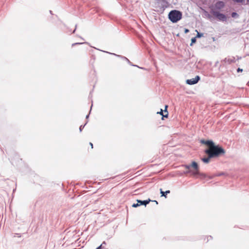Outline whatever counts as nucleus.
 I'll return each instance as SVG.
<instances>
[{
  "label": "nucleus",
  "mask_w": 249,
  "mask_h": 249,
  "mask_svg": "<svg viewBox=\"0 0 249 249\" xmlns=\"http://www.w3.org/2000/svg\"><path fill=\"white\" fill-rule=\"evenodd\" d=\"M204 152L206 154H210L213 158H215L224 155L226 151L221 146L214 143L212 147L205 149Z\"/></svg>",
  "instance_id": "nucleus-1"
},
{
  "label": "nucleus",
  "mask_w": 249,
  "mask_h": 249,
  "mask_svg": "<svg viewBox=\"0 0 249 249\" xmlns=\"http://www.w3.org/2000/svg\"><path fill=\"white\" fill-rule=\"evenodd\" d=\"M168 17L172 23H177L182 18V13L178 10H172L169 13Z\"/></svg>",
  "instance_id": "nucleus-2"
},
{
  "label": "nucleus",
  "mask_w": 249,
  "mask_h": 249,
  "mask_svg": "<svg viewBox=\"0 0 249 249\" xmlns=\"http://www.w3.org/2000/svg\"><path fill=\"white\" fill-rule=\"evenodd\" d=\"M191 166V167L195 169V171L192 172V175L194 176H198L202 178H205L207 177V176L205 174L201 173L199 172V166L196 162L195 161H192Z\"/></svg>",
  "instance_id": "nucleus-3"
},
{
  "label": "nucleus",
  "mask_w": 249,
  "mask_h": 249,
  "mask_svg": "<svg viewBox=\"0 0 249 249\" xmlns=\"http://www.w3.org/2000/svg\"><path fill=\"white\" fill-rule=\"evenodd\" d=\"M211 13L213 14L219 21L224 22L227 20L226 16L218 11H215L213 9L211 10Z\"/></svg>",
  "instance_id": "nucleus-4"
},
{
  "label": "nucleus",
  "mask_w": 249,
  "mask_h": 249,
  "mask_svg": "<svg viewBox=\"0 0 249 249\" xmlns=\"http://www.w3.org/2000/svg\"><path fill=\"white\" fill-rule=\"evenodd\" d=\"M160 8V11L163 12L168 7L169 4L166 0H159L157 2Z\"/></svg>",
  "instance_id": "nucleus-5"
},
{
  "label": "nucleus",
  "mask_w": 249,
  "mask_h": 249,
  "mask_svg": "<svg viewBox=\"0 0 249 249\" xmlns=\"http://www.w3.org/2000/svg\"><path fill=\"white\" fill-rule=\"evenodd\" d=\"M151 201V200L150 198H148L146 200H137L136 203H133L132 205V207L134 208H136L141 205H144L146 206Z\"/></svg>",
  "instance_id": "nucleus-6"
},
{
  "label": "nucleus",
  "mask_w": 249,
  "mask_h": 249,
  "mask_svg": "<svg viewBox=\"0 0 249 249\" xmlns=\"http://www.w3.org/2000/svg\"><path fill=\"white\" fill-rule=\"evenodd\" d=\"M200 80V77L199 75H196L195 78L187 79L186 83L189 85H193L197 83Z\"/></svg>",
  "instance_id": "nucleus-7"
},
{
  "label": "nucleus",
  "mask_w": 249,
  "mask_h": 249,
  "mask_svg": "<svg viewBox=\"0 0 249 249\" xmlns=\"http://www.w3.org/2000/svg\"><path fill=\"white\" fill-rule=\"evenodd\" d=\"M225 2L222 0L217 1L214 4L215 9L220 10L225 7Z\"/></svg>",
  "instance_id": "nucleus-8"
},
{
  "label": "nucleus",
  "mask_w": 249,
  "mask_h": 249,
  "mask_svg": "<svg viewBox=\"0 0 249 249\" xmlns=\"http://www.w3.org/2000/svg\"><path fill=\"white\" fill-rule=\"evenodd\" d=\"M200 142L202 144L209 146L210 147H212L214 144V142L211 140H205L204 139H201Z\"/></svg>",
  "instance_id": "nucleus-9"
},
{
  "label": "nucleus",
  "mask_w": 249,
  "mask_h": 249,
  "mask_svg": "<svg viewBox=\"0 0 249 249\" xmlns=\"http://www.w3.org/2000/svg\"><path fill=\"white\" fill-rule=\"evenodd\" d=\"M168 106L167 105L165 106V108L164 110L163 111L162 109H160V112H158L157 113H159L160 115L162 116V118L163 117L167 118L168 116V113L167 110Z\"/></svg>",
  "instance_id": "nucleus-10"
},
{
  "label": "nucleus",
  "mask_w": 249,
  "mask_h": 249,
  "mask_svg": "<svg viewBox=\"0 0 249 249\" xmlns=\"http://www.w3.org/2000/svg\"><path fill=\"white\" fill-rule=\"evenodd\" d=\"M94 48L95 49L98 50L102 51V52H103L104 53H109L110 54H112V55H115V56H117V57H118L119 58H120L121 59H122L123 60H125L126 61L127 59H128L126 57L124 56H123V55H119V54H117L114 53H109V52H107V51H102V50H99L98 49H97L96 48Z\"/></svg>",
  "instance_id": "nucleus-11"
},
{
  "label": "nucleus",
  "mask_w": 249,
  "mask_h": 249,
  "mask_svg": "<svg viewBox=\"0 0 249 249\" xmlns=\"http://www.w3.org/2000/svg\"><path fill=\"white\" fill-rule=\"evenodd\" d=\"M222 62H224L225 63H227L229 64H230L231 63L235 62V58L234 57H232L231 58H225L222 61Z\"/></svg>",
  "instance_id": "nucleus-12"
},
{
  "label": "nucleus",
  "mask_w": 249,
  "mask_h": 249,
  "mask_svg": "<svg viewBox=\"0 0 249 249\" xmlns=\"http://www.w3.org/2000/svg\"><path fill=\"white\" fill-rule=\"evenodd\" d=\"M208 155L207 157H204L201 158V160L205 163H208L211 159H213V157L211 156L210 154H207Z\"/></svg>",
  "instance_id": "nucleus-13"
},
{
  "label": "nucleus",
  "mask_w": 249,
  "mask_h": 249,
  "mask_svg": "<svg viewBox=\"0 0 249 249\" xmlns=\"http://www.w3.org/2000/svg\"><path fill=\"white\" fill-rule=\"evenodd\" d=\"M170 193V190H167L165 192L163 191L162 189H160V193L161 194V196H164L165 197V198L167 197V195L168 194H169Z\"/></svg>",
  "instance_id": "nucleus-14"
},
{
  "label": "nucleus",
  "mask_w": 249,
  "mask_h": 249,
  "mask_svg": "<svg viewBox=\"0 0 249 249\" xmlns=\"http://www.w3.org/2000/svg\"><path fill=\"white\" fill-rule=\"evenodd\" d=\"M231 16L233 18H239V15L236 12H233L231 14Z\"/></svg>",
  "instance_id": "nucleus-15"
},
{
  "label": "nucleus",
  "mask_w": 249,
  "mask_h": 249,
  "mask_svg": "<svg viewBox=\"0 0 249 249\" xmlns=\"http://www.w3.org/2000/svg\"><path fill=\"white\" fill-rule=\"evenodd\" d=\"M126 62L131 66H134V67H137L140 69H144L143 68H142V67H139L138 66L136 65H134L132 63V62H130V61L127 59V60H126Z\"/></svg>",
  "instance_id": "nucleus-16"
},
{
  "label": "nucleus",
  "mask_w": 249,
  "mask_h": 249,
  "mask_svg": "<svg viewBox=\"0 0 249 249\" xmlns=\"http://www.w3.org/2000/svg\"><path fill=\"white\" fill-rule=\"evenodd\" d=\"M196 31L197 32V34L196 36V38H200V37L203 36V35H204L203 33L198 32L197 31V30H196Z\"/></svg>",
  "instance_id": "nucleus-17"
},
{
  "label": "nucleus",
  "mask_w": 249,
  "mask_h": 249,
  "mask_svg": "<svg viewBox=\"0 0 249 249\" xmlns=\"http://www.w3.org/2000/svg\"><path fill=\"white\" fill-rule=\"evenodd\" d=\"M196 41V37H193L191 39V42L190 43V46H192L193 44L195 43Z\"/></svg>",
  "instance_id": "nucleus-18"
},
{
  "label": "nucleus",
  "mask_w": 249,
  "mask_h": 249,
  "mask_svg": "<svg viewBox=\"0 0 249 249\" xmlns=\"http://www.w3.org/2000/svg\"><path fill=\"white\" fill-rule=\"evenodd\" d=\"M89 44L87 42H77V43H74L73 44H72V46L73 47L75 45H80V44Z\"/></svg>",
  "instance_id": "nucleus-19"
},
{
  "label": "nucleus",
  "mask_w": 249,
  "mask_h": 249,
  "mask_svg": "<svg viewBox=\"0 0 249 249\" xmlns=\"http://www.w3.org/2000/svg\"><path fill=\"white\" fill-rule=\"evenodd\" d=\"M88 121H87L84 125H80V126L79 127L80 132H81L82 131L83 129L84 128L85 126L86 125V124L88 123Z\"/></svg>",
  "instance_id": "nucleus-20"
},
{
  "label": "nucleus",
  "mask_w": 249,
  "mask_h": 249,
  "mask_svg": "<svg viewBox=\"0 0 249 249\" xmlns=\"http://www.w3.org/2000/svg\"><path fill=\"white\" fill-rule=\"evenodd\" d=\"M183 166L188 170H190V168L191 167V164H185L183 165Z\"/></svg>",
  "instance_id": "nucleus-21"
},
{
  "label": "nucleus",
  "mask_w": 249,
  "mask_h": 249,
  "mask_svg": "<svg viewBox=\"0 0 249 249\" xmlns=\"http://www.w3.org/2000/svg\"><path fill=\"white\" fill-rule=\"evenodd\" d=\"M234 2L236 3H243L245 1V0H232Z\"/></svg>",
  "instance_id": "nucleus-22"
},
{
  "label": "nucleus",
  "mask_w": 249,
  "mask_h": 249,
  "mask_svg": "<svg viewBox=\"0 0 249 249\" xmlns=\"http://www.w3.org/2000/svg\"><path fill=\"white\" fill-rule=\"evenodd\" d=\"M192 172H193V171H191V170H187V171H184V173L185 174H189V173H191V174H192Z\"/></svg>",
  "instance_id": "nucleus-23"
},
{
  "label": "nucleus",
  "mask_w": 249,
  "mask_h": 249,
  "mask_svg": "<svg viewBox=\"0 0 249 249\" xmlns=\"http://www.w3.org/2000/svg\"><path fill=\"white\" fill-rule=\"evenodd\" d=\"M16 236L18 237H21V234H20V233H15L14 235V237H15Z\"/></svg>",
  "instance_id": "nucleus-24"
},
{
  "label": "nucleus",
  "mask_w": 249,
  "mask_h": 249,
  "mask_svg": "<svg viewBox=\"0 0 249 249\" xmlns=\"http://www.w3.org/2000/svg\"><path fill=\"white\" fill-rule=\"evenodd\" d=\"M243 71V69H241L240 68H238L237 69V72H242Z\"/></svg>",
  "instance_id": "nucleus-25"
},
{
  "label": "nucleus",
  "mask_w": 249,
  "mask_h": 249,
  "mask_svg": "<svg viewBox=\"0 0 249 249\" xmlns=\"http://www.w3.org/2000/svg\"><path fill=\"white\" fill-rule=\"evenodd\" d=\"M189 32V30L188 29H187V28L184 29V33L185 34H187Z\"/></svg>",
  "instance_id": "nucleus-26"
},
{
  "label": "nucleus",
  "mask_w": 249,
  "mask_h": 249,
  "mask_svg": "<svg viewBox=\"0 0 249 249\" xmlns=\"http://www.w3.org/2000/svg\"><path fill=\"white\" fill-rule=\"evenodd\" d=\"M92 107V105H91V107H90V111H91V109ZM90 111H89V113H90ZM89 114H88V115H86V119H88L89 118Z\"/></svg>",
  "instance_id": "nucleus-27"
},
{
  "label": "nucleus",
  "mask_w": 249,
  "mask_h": 249,
  "mask_svg": "<svg viewBox=\"0 0 249 249\" xmlns=\"http://www.w3.org/2000/svg\"><path fill=\"white\" fill-rule=\"evenodd\" d=\"M205 15L207 16L209 18L211 17V15L207 11H205Z\"/></svg>",
  "instance_id": "nucleus-28"
},
{
  "label": "nucleus",
  "mask_w": 249,
  "mask_h": 249,
  "mask_svg": "<svg viewBox=\"0 0 249 249\" xmlns=\"http://www.w3.org/2000/svg\"><path fill=\"white\" fill-rule=\"evenodd\" d=\"M76 27H77V25H75V28L74 30L73 31V32L72 33V34L75 33L76 29Z\"/></svg>",
  "instance_id": "nucleus-29"
},
{
  "label": "nucleus",
  "mask_w": 249,
  "mask_h": 249,
  "mask_svg": "<svg viewBox=\"0 0 249 249\" xmlns=\"http://www.w3.org/2000/svg\"><path fill=\"white\" fill-rule=\"evenodd\" d=\"M151 201L155 202V203H156L157 205L158 204V202L157 200H153V201L151 200Z\"/></svg>",
  "instance_id": "nucleus-30"
},
{
  "label": "nucleus",
  "mask_w": 249,
  "mask_h": 249,
  "mask_svg": "<svg viewBox=\"0 0 249 249\" xmlns=\"http://www.w3.org/2000/svg\"><path fill=\"white\" fill-rule=\"evenodd\" d=\"M89 144L91 146V148H93V144L91 142H89Z\"/></svg>",
  "instance_id": "nucleus-31"
},
{
  "label": "nucleus",
  "mask_w": 249,
  "mask_h": 249,
  "mask_svg": "<svg viewBox=\"0 0 249 249\" xmlns=\"http://www.w3.org/2000/svg\"><path fill=\"white\" fill-rule=\"evenodd\" d=\"M224 175V173H220V174H219L218 176H222V175Z\"/></svg>",
  "instance_id": "nucleus-32"
},
{
  "label": "nucleus",
  "mask_w": 249,
  "mask_h": 249,
  "mask_svg": "<svg viewBox=\"0 0 249 249\" xmlns=\"http://www.w3.org/2000/svg\"><path fill=\"white\" fill-rule=\"evenodd\" d=\"M50 13L51 14H52V11H51V10H50Z\"/></svg>",
  "instance_id": "nucleus-33"
},
{
  "label": "nucleus",
  "mask_w": 249,
  "mask_h": 249,
  "mask_svg": "<svg viewBox=\"0 0 249 249\" xmlns=\"http://www.w3.org/2000/svg\"><path fill=\"white\" fill-rule=\"evenodd\" d=\"M247 85L249 86V81L248 82Z\"/></svg>",
  "instance_id": "nucleus-34"
},
{
  "label": "nucleus",
  "mask_w": 249,
  "mask_h": 249,
  "mask_svg": "<svg viewBox=\"0 0 249 249\" xmlns=\"http://www.w3.org/2000/svg\"><path fill=\"white\" fill-rule=\"evenodd\" d=\"M81 37V38L82 40H84V39L83 38H82V37Z\"/></svg>",
  "instance_id": "nucleus-35"
},
{
  "label": "nucleus",
  "mask_w": 249,
  "mask_h": 249,
  "mask_svg": "<svg viewBox=\"0 0 249 249\" xmlns=\"http://www.w3.org/2000/svg\"><path fill=\"white\" fill-rule=\"evenodd\" d=\"M247 2L249 3V0H247Z\"/></svg>",
  "instance_id": "nucleus-36"
},
{
  "label": "nucleus",
  "mask_w": 249,
  "mask_h": 249,
  "mask_svg": "<svg viewBox=\"0 0 249 249\" xmlns=\"http://www.w3.org/2000/svg\"><path fill=\"white\" fill-rule=\"evenodd\" d=\"M212 178H213V177H210V179H212Z\"/></svg>",
  "instance_id": "nucleus-37"
},
{
  "label": "nucleus",
  "mask_w": 249,
  "mask_h": 249,
  "mask_svg": "<svg viewBox=\"0 0 249 249\" xmlns=\"http://www.w3.org/2000/svg\"><path fill=\"white\" fill-rule=\"evenodd\" d=\"M210 237L211 239H212V237L211 236H210Z\"/></svg>",
  "instance_id": "nucleus-38"
}]
</instances>
